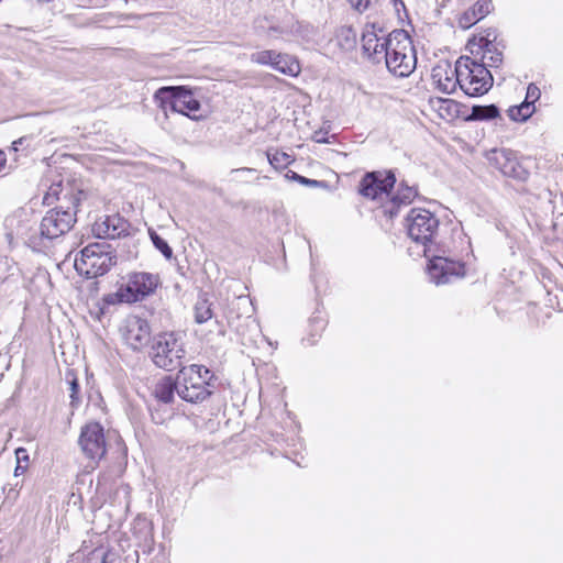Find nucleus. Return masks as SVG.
<instances>
[{
  "instance_id": "obj_8",
  "label": "nucleus",
  "mask_w": 563,
  "mask_h": 563,
  "mask_svg": "<svg viewBox=\"0 0 563 563\" xmlns=\"http://www.w3.org/2000/svg\"><path fill=\"white\" fill-rule=\"evenodd\" d=\"M488 163L505 177L517 181H526L530 176L527 161H520L517 154L505 147H494L485 154Z\"/></svg>"
},
{
  "instance_id": "obj_28",
  "label": "nucleus",
  "mask_w": 563,
  "mask_h": 563,
  "mask_svg": "<svg viewBox=\"0 0 563 563\" xmlns=\"http://www.w3.org/2000/svg\"><path fill=\"white\" fill-rule=\"evenodd\" d=\"M499 117V109L495 104L474 106L471 112L473 120H492Z\"/></svg>"
},
{
  "instance_id": "obj_44",
  "label": "nucleus",
  "mask_w": 563,
  "mask_h": 563,
  "mask_svg": "<svg viewBox=\"0 0 563 563\" xmlns=\"http://www.w3.org/2000/svg\"><path fill=\"white\" fill-rule=\"evenodd\" d=\"M442 102H443L444 104H448V106H450V104H451V101H450V100H443Z\"/></svg>"
},
{
  "instance_id": "obj_18",
  "label": "nucleus",
  "mask_w": 563,
  "mask_h": 563,
  "mask_svg": "<svg viewBox=\"0 0 563 563\" xmlns=\"http://www.w3.org/2000/svg\"><path fill=\"white\" fill-rule=\"evenodd\" d=\"M460 69L457 68V62L455 67L452 68L450 64L438 65L432 69V79L439 90L445 93H452L455 91L456 86H460Z\"/></svg>"
},
{
  "instance_id": "obj_45",
  "label": "nucleus",
  "mask_w": 563,
  "mask_h": 563,
  "mask_svg": "<svg viewBox=\"0 0 563 563\" xmlns=\"http://www.w3.org/2000/svg\"><path fill=\"white\" fill-rule=\"evenodd\" d=\"M16 141L22 142L24 141V137H19Z\"/></svg>"
},
{
  "instance_id": "obj_46",
  "label": "nucleus",
  "mask_w": 563,
  "mask_h": 563,
  "mask_svg": "<svg viewBox=\"0 0 563 563\" xmlns=\"http://www.w3.org/2000/svg\"><path fill=\"white\" fill-rule=\"evenodd\" d=\"M318 141L325 142V141H328V140H327V139H319Z\"/></svg>"
},
{
  "instance_id": "obj_13",
  "label": "nucleus",
  "mask_w": 563,
  "mask_h": 563,
  "mask_svg": "<svg viewBox=\"0 0 563 563\" xmlns=\"http://www.w3.org/2000/svg\"><path fill=\"white\" fill-rule=\"evenodd\" d=\"M428 257H431L428 265V275L430 280L435 285L446 284L452 277L464 275V265L459 261L434 255L432 251Z\"/></svg>"
},
{
  "instance_id": "obj_36",
  "label": "nucleus",
  "mask_w": 563,
  "mask_h": 563,
  "mask_svg": "<svg viewBox=\"0 0 563 563\" xmlns=\"http://www.w3.org/2000/svg\"><path fill=\"white\" fill-rule=\"evenodd\" d=\"M70 398L73 402L77 399V393H78V383L77 379H73L70 383Z\"/></svg>"
},
{
  "instance_id": "obj_7",
  "label": "nucleus",
  "mask_w": 563,
  "mask_h": 563,
  "mask_svg": "<svg viewBox=\"0 0 563 563\" xmlns=\"http://www.w3.org/2000/svg\"><path fill=\"white\" fill-rule=\"evenodd\" d=\"M151 355L155 365L163 369L174 371L180 367L186 356L183 336L175 332L157 335Z\"/></svg>"
},
{
  "instance_id": "obj_27",
  "label": "nucleus",
  "mask_w": 563,
  "mask_h": 563,
  "mask_svg": "<svg viewBox=\"0 0 563 563\" xmlns=\"http://www.w3.org/2000/svg\"><path fill=\"white\" fill-rule=\"evenodd\" d=\"M279 57V52L274 49H264L254 52L250 56V60L257 65L274 67V63Z\"/></svg>"
},
{
  "instance_id": "obj_10",
  "label": "nucleus",
  "mask_w": 563,
  "mask_h": 563,
  "mask_svg": "<svg viewBox=\"0 0 563 563\" xmlns=\"http://www.w3.org/2000/svg\"><path fill=\"white\" fill-rule=\"evenodd\" d=\"M158 283L157 275L145 272L132 273L125 287L120 288L119 296L123 301L135 302L153 294Z\"/></svg>"
},
{
  "instance_id": "obj_32",
  "label": "nucleus",
  "mask_w": 563,
  "mask_h": 563,
  "mask_svg": "<svg viewBox=\"0 0 563 563\" xmlns=\"http://www.w3.org/2000/svg\"><path fill=\"white\" fill-rule=\"evenodd\" d=\"M64 191V188H63V184H62V180H59L58 183H53L49 187H48V191L45 196V199H49V198H56L57 200H59V196L60 194H63Z\"/></svg>"
},
{
  "instance_id": "obj_9",
  "label": "nucleus",
  "mask_w": 563,
  "mask_h": 563,
  "mask_svg": "<svg viewBox=\"0 0 563 563\" xmlns=\"http://www.w3.org/2000/svg\"><path fill=\"white\" fill-rule=\"evenodd\" d=\"M79 445L87 459L97 463L107 452L103 427L99 422H89L81 428Z\"/></svg>"
},
{
  "instance_id": "obj_35",
  "label": "nucleus",
  "mask_w": 563,
  "mask_h": 563,
  "mask_svg": "<svg viewBox=\"0 0 563 563\" xmlns=\"http://www.w3.org/2000/svg\"><path fill=\"white\" fill-rule=\"evenodd\" d=\"M15 456L19 463L29 462L27 451L24 448H18L15 450Z\"/></svg>"
},
{
  "instance_id": "obj_1",
  "label": "nucleus",
  "mask_w": 563,
  "mask_h": 563,
  "mask_svg": "<svg viewBox=\"0 0 563 563\" xmlns=\"http://www.w3.org/2000/svg\"><path fill=\"white\" fill-rule=\"evenodd\" d=\"M389 47L384 52V63L387 69L398 77H407L417 65L416 49L411 37L405 30H394L389 33Z\"/></svg>"
},
{
  "instance_id": "obj_43",
  "label": "nucleus",
  "mask_w": 563,
  "mask_h": 563,
  "mask_svg": "<svg viewBox=\"0 0 563 563\" xmlns=\"http://www.w3.org/2000/svg\"><path fill=\"white\" fill-rule=\"evenodd\" d=\"M152 418H153V420H154L155 422H157V423H158V422H161V420H158L154 415H152Z\"/></svg>"
},
{
  "instance_id": "obj_34",
  "label": "nucleus",
  "mask_w": 563,
  "mask_h": 563,
  "mask_svg": "<svg viewBox=\"0 0 563 563\" xmlns=\"http://www.w3.org/2000/svg\"><path fill=\"white\" fill-rule=\"evenodd\" d=\"M352 7L357 11L363 12L368 9L373 0H349Z\"/></svg>"
},
{
  "instance_id": "obj_16",
  "label": "nucleus",
  "mask_w": 563,
  "mask_h": 563,
  "mask_svg": "<svg viewBox=\"0 0 563 563\" xmlns=\"http://www.w3.org/2000/svg\"><path fill=\"white\" fill-rule=\"evenodd\" d=\"M296 22L291 15H286L280 22L263 18L256 21L255 31L257 35L267 40H277L290 35L296 31Z\"/></svg>"
},
{
  "instance_id": "obj_12",
  "label": "nucleus",
  "mask_w": 563,
  "mask_h": 563,
  "mask_svg": "<svg viewBox=\"0 0 563 563\" xmlns=\"http://www.w3.org/2000/svg\"><path fill=\"white\" fill-rule=\"evenodd\" d=\"M120 333L125 344L134 351H141L151 341L150 324L139 316H128L120 327Z\"/></svg>"
},
{
  "instance_id": "obj_15",
  "label": "nucleus",
  "mask_w": 563,
  "mask_h": 563,
  "mask_svg": "<svg viewBox=\"0 0 563 563\" xmlns=\"http://www.w3.org/2000/svg\"><path fill=\"white\" fill-rule=\"evenodd\" d=\"M362 49L373 64H380L385 58L384 52L389 47V34L387 36H379L374 26L366 29L362 34Z\"/></svg>"
},
{
  "instance_id": "obj_19",
  "label": "nucleus",
  "mask_w": 563,
  "mask_h": 563,
  "mask_svg": "<svg viewBox=\"0 0 563 563\" xmlns=\"http://www.w3.org/2000/svg\"><path fill=\"white\" fill-rule=\"evenodd\" d=\"M175 391L178 394L176 379L165 376L158 379L152 390V396L158 404H170L174 400Z\"/></svg>"
},
{
  "instance_id": "obj_4",
  "label": "nucleus",
  "mask_w": 563,
  "mask_h": 563,
  "mask_svg": "<svg viewBox=\"0 0 563 563\" xmlns=\"http://www.w3.org/2000/svg\"><path fill=\"white\" fill-rule=\"evenodd\" d=\"M211 378V372L202 365L183 367L176 377L178 396L188 402L205 400L211 395L208 388Z\"/></svg>"
},
{
  "instance_id": "obj_30",
  "label": "nucleus",
  "mask_w": 563,
  "mask_h": 563,
  "mask_svg": "<svg viewBox=\"0 0 563 563\" xmlns=\"http://www.w3.org/2000/svg\"><path fill=\"white\" fill-rule=\"evenodd\" d=\"M417 196V190L413 187H404L393 197V202L400 206V205H408L410 203L413 198Z\"/></svg>"
},
{
  "instance_id": "obj_20",
  "label": "nucleus",
  "mask_w": 563,
  "mask_h": 563,
  "mask_svg": "<svg viewBox=\"0 0 563 563\" xmlns=\"http://www.w3.org/2000/svg\"><path fill=\"white\" fill-rule=\"evenodd\" d=\"M479 48L483 52L481 64H486L488 67H498L503 63V53L498 51L495 45L487 38L481 37Z\"/></svg>"
},
{
  "instance_id": "obj_38",
  "label": "nucleus",
  "mask_w": 563,
  "mask_h": 563,
  "mask_svg": "<svg viewBox=\"0 0 563 563\" xmlns=\"http://www.w3.org/2000/svg\"><path fill=\"white\" fill-rule=\"evenodd\" d=\"M292 177L295 179H297L298 181H300L301 184H306V185H317L318 184L317 180L308 179L303 176L297 175L296 173H292Z\"/></svg>"
},
{
  "instance_id": "obj_17",
  "label": "nucleus",
  "mask_w": 563,
  "mask_h": 563,
  "mask_svg": "<svg viewBox=\"0 0 563 563\" xmlns=\"http://www.w3.org/2000/svg\"><path fill=\"white\" fill-rule=\"evenodd\" d=\"M128 222L118 213L104 216L92 225V232L99 239H117L128 232Z\"/></svg>"
},
{
  "instance_id": "obj_14",
  "label": "nucleus",
  "mask_w": 563,
  "mask_h": 563,
  "mask_svg": "<svg viewBox=\"0 0 563 563\" xmlns=\"http://www.w3.org/2000/svg\"><path fill=\"white\" fill-rule=\"evenodd\" d=\"M396 181L395 175L388 173L382 178L380 173H368L360 183L358 192L371 199H376L382 195H388Z\"/></svg>"
},
{
  "instance_id": "obj_31",
  "label": "nucleus",
  "mask_w": 563,
  "mask_h": 563,
  "mask_svg": "<svg viewBox=\"0 0 563 563\" xmlns=\"http://www.w3.org/2000/svg\"><path fill=\"white\" fill-rule=\"evenodd\" d=\"M151 239L155 247L159 250L166 258L169 260L173 256L172 247L163 238H161L157 233L153 232L151 233Z\"/></svg>"
},
{
  "instance_id": "obj_22",
  "label": "nucleus",
  "mask_w": 563,
  "mask_h": 563,
  "mask_svg": "<svg viewBox=\"0 0 563 563\" xmlns=\"http://www.w3.org/2000/svg\"><path fill=\"white\" fill-rule=\"evenodd\" d=\"M234 310L238 311L235 314L236 318H240L242 316L250 317L253 313V303L247 296H239L234 298L230 306V311L228 316L229 322L233 318L232 314Z\"/></svg>"
},
{
  "instance_id": "obj_25",
  "label": "nucleus",
  "mask_w": 563,
  "mask_h": 563,
  "mask_svg": "<svg viewBox=\"0 0 563 563\" xmlns=\"http://www.w3.org/2000/svg\"><path fill=\"white\" fill-rule=\"evenodd\" d=\"M493 9L492 0H478L471 11L465 12L464 16L468 22V25L473 24L470 14H472V18L475 19V21H479L483 18H485Z\"/></svg>"
},
{
  "instance_id": "obj_23",
  "label": "nucleus",
  "mask_w": 563,
  "mask_h": 563,
  "mask_svg": "<svg viewBox=\"0 0 563 563\" xmlns=\"http://www.w3.org/2000/svg\"><path fill=\"white\" fill-rule=\"evenodd\" d=\"M357 34L352 26H342L336 34L339 46L344 51H351L356 46Z\"/></svg>"
},
{
  "instance_id": "obj_6",
  "label": "nucleus",
  "mask_w": 563,
  "mask_h": 563,
  "mask_svg": "<svg viewBox=\"0 0 563 563\" xmlns=\"http://www.w3.org/2000/svg\"><path fill=\"white\" fill-rule=\"evenodd\" d=\"M405 222L408 236L423 246V255L428 257L438 234V218L429 210L413 208L407 214Z\"/></svg>"
},
{
  "instance_id": "obj_3",
  "label": "nucleus",
  "mask_w": 563,
  "mask_h": 563,
  "mask_svg": "<svg viewBox=\"0 0 563 563\" xmlns=\"http://www.w3.org/2000/svg\"><path fill=\"white\" fill-rule=\"evenodd\" d=\"M460 69V88L470 97H479L489 91L493 87L494 78L486 68V64H481L477 59L461 56L457 59Z\"/></svg>"
},
{
  "instance_id": "obj_42",
  "label": "nucleus",
  "mask_w": 563,
  "mask_h": 563,
  "mask_svg": "<svg viewBox=\"0 0 563 563\" xmlns=\"http://www.w3.org/2000/svg\"><path fill=\"white\" fill-rule=\"evenodd\" d=\"M357 90H358V92H361V93H363V95H365V93H366V92H365V90H363L361 87H358V88H357Z\"/></svg>"
},
{
  "instance_id": "obj_41",
  "label": "nucleus",
  "mask_w": 563,
  "mask_h": 563,
  "mask_svg": "<svg viewBox=\"0 0 563 563\" xmlns=\"http://www.w3.org/2000/svg\"><path fill=\"white\" fill-rule=\"evenodd\" d=\"M233 172H255L253 168H241V169H234Z\"/></svg>"
},
{
  "instance_id": "obj_40",
  "label": "nucleus",
  "mask_w": 563,
  "mask_h": 563,
  "mask_svg": "<svg viewBox=\"0 0 563 563\" xmlns=\"http://www.w3.org/2000/svg\"><path fill=\"white\" fill-rule=\"evenodd\" d=\"M101 563H120V560L114 556L106 555Z\"/></svg>"
},
{
  "instance_id": "obj_2",
  "label": "nucleus",
  "mask_w": 563,
  "mask_h": 563,
  "mask_svg": "<svg viewBox=\"0 0 563 563\" xmlns=\"http://www.w3.org/2000/svg\"><path fill=\"white\" fill-rule=\"evenodd\" d=\"M117 263V256L107 242L88 244L75 258V268L87 278L104 275Z\"/></svg>"
},
{
  "instance_id": "obj_33",
  "label": "nucleus",
  "mask_w": 563,
  "mask_h": 563,
  "mask_svg": "<svg viewBox=\"0 0 563 563\" xmlns=\"http://www.w3.org/2000/svg\"><path fill=\"white\" fill-rule=\"evenodd\" d=\"M540 98V89L534 85L530 84L527 88V96L525 101H529L534 106V102Z\"/></svg>"
},
{
  "instance_id": "obj_26",
  "label": "nucleus",
  "mask_w": 563,
  "mask_h": 563,
  "mask_svg": "<svg viewBox=\"0 0 563 563\" xmlns=\"http://www.w3.org/2000/svg\"><path fill=\"white\" fill-rule=\"evenodd\" d=\"M534 112V106L529 101H523L519 106L509 108L508 117L516 122H523L528 120Z\"/></svg>"
},
{
  "instance_id": "obj_24",
  "label": "nucleus",
  "mask_w": 563,
  "mask_h": 563,
  "mask_svg": "<svg viewBox=\"0 0 563 563\" xmlns=\"http://www.w3.org/2000/svg\"><path fill=\"white\" fill-rule=\"evenodd\" d=\"M213 316L211 303L205 297H199L194 307L195 321L199 324L207 322Z\"/></svg>"
},
{
  "instance_id": "obj_11",
  "label": "nucleus",
  "mask_w": 563,
  "mask_h": 563,
  "mask_svg": "<svg viewBox=\"0 0 563 563\" xmlns=\"http://www.w3.org/2000/svg\"><path fill=\"white\" fill-rule=\"evenodd\" d=\"M76 222V212L55 208L46 212L40 224L41 235L53 240L67 233Z\"/></svg>"
},
{
  "instance_id": "obj_5",
  "label": "nucleus",
  "mask_w": 563,
  "mask_h": 563,
  "mask_svg": "<svg viewBox=\"0 0 563 563\" xmlns=\"http://www.w3.org/2000/svg\"><path fill=\"white\" fill-rule=\"evenodd\" d=\"M154 99L166 117L170 112L197 119L196 113L201 107L192 92L184 86L162 87L156 90Z\"/></svg>"
},
{
  "instance_id": "obj_39",
  "label": "nucleus",
  "mask_w": 563,
  "mask_h": 563,
  "mask_svg": "<svg viewBox=\"0 0 563 563\" xmlns=\"http://www.w3.org/2000/svg\"><path fill=\"white\" fill-rule=\"evenodd\" d=\"M26 471V466L21 465V463L18 462V465L14 468V476H20Z\"/></svg>"
},
{
  "instance_id": "obj_21",
  "label": "nucleus",
  "mask_w": 563,
  "mask_h": 563,
  "mask_svg": "<svg viewBox=\"0 0 563 563\" xmlns=\"http://www.w3.org/2000/svg\"><path fill=\"white\" fill-rule=\"evenodd\" d=\"M273 69L284 75L295 76L299 73L300 67L298 62L291 56L279 53V57H277L274 63Z\"/></svg>"
},
{
  "instance_id": "obj_37",
  "label": "nucleus",
  "mask_w": 563,
  "mask_h": 563,
  "mask_svg": "<svg viewBox=\"0 0 563 563\" xmlns=\"http://www.w3.org/2000/svg\"><path fill=\"white\" fill-rule=\"evenodd\" d=\"M81 197H85V192L79 190L77 194L70 195V201L74 207H77L81 200Z\"/></svg>"
},
{
  "instance_id": "obj_29",
  "label": "nucleus",
  "mask_w": 563,
  "mask_h": 563,
  "mask_svg": "<svg viewBox=\"0 0 563 563\" xmlns=\"http://www.w3.org/2000/svg\"><path fill=\"white\" fill-rule=\"evenodd\" d=\"M266 156L275 169L285 168L292 162L291 156L285 152H272L269 150L266 152Z\"/></svg>"
},
{
  "instance_id": "obj_47",
  "label": "nucleus",
  "mask_w": 563,
  "mask_h": 563,
  "mask_svg": "<svg viewBox=\"0 0 563 563\" xmlns=\"http://www.w3.org/2000/svg\"><path fill=\"white\" fill-rule=\"evenodd\" d=\"M399 1H400V3L404 5V2H402L401 0H399Z\"/></svg>"
}]
</instances>
